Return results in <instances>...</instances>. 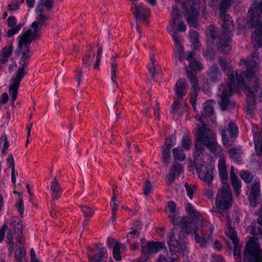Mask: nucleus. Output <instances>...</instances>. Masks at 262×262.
Instances as JSON below:
<instances>
[{"instance_id": "obj_1", "label": "nucleus", "mask_w": 262, "mask_h": 262, "mask_svg": "<svg viewBox=\"0 0 262 262\" xmlns=\"http://www.w3.org/2000/svg\"><path fill=\"white\" fill-rule=\"evenodd\" d=\"M181 231L179 234V240L176 239L173 230L169 235L168 244L172 254L177 252L183 256L188 252L185 241L186 239L185 234L193 233L195 241L199 243L202 248L207 247L210 242H212L211 236L213 231V225L207 222L199 220L196 222H193L188 216H184L180 222Z\"/></svg>"}, {"instance_id": "obj_2", "label": "nucleus", "mask_w": 262, "mask_h": 262, "mask_svg": "<svg viewBox=\"0 0 262 262\" xmlns=\"http://www.w3.org/2000/svg\"><path fill=\"white\" fill-rule=\"evenodd\" d=\"M40 37V34H21L18 37V48L15 51L17 56L22 52L18 62V68L15 75L10 80L9 92L14 102L17 96L18 90L23 78L26 75L25 68L28 66L30 58L29 46L31 42Z\"/></svg>"}, {"instance_id": "obj_3", "label": "nucleus", "mask_w": 262, "mask_h": 262, "mask_svg": "<svg viewBox=\"0 0 262 262\" xmlns=\"http://www.w3.org/2000/svg\"><path fill=\"white\" fill-rule=\"evenodd\" d=\"M218 62L222 70L227 72L228 81L220 85L217 93V102L222 111H230L236 106V101L231 99L233 90L235 89L236 83L233 71L229 63L222 57H219Z\"/></svg>"}, {"instance_id": "obj_4", "label": "nucleus", "mask_w": 262, "mask_h": 262, "mask_svg": "<svg viewBox=\"0 0 262 262\" xmlns=\"http://www.w3.org/2000/svg\"><path fill=\"white\" fill-rule=\"evenodd\" d=\"M195 133L196 134V141L193 149V156H194V152L196 151V144L202 148L199 157H204L203 152L205 150L204 146H206L212 153H215L216 151L217 143L216 138L206 124H203L198 129H195Z\"/></svg>"}, {"instance_id": "obj_5", "label": "nucleus", "mask_w": 262, "mask_h": 262, "mask_svg": "<svg viewBox=\"0 0 262 262\" xmlns=\"http://www.w3.org/2000/svg\"><path fill=\"white\" fill-rule=\"evenodd\" d=\"M196 148L194 156H193V162H190V167H192L194 164L198 173L199 178L208 184H210L213 179V169L211 166L204 164L203 157H199V154L201 153L202 148L196 144Z\"/></svg>"}, {"instance_id": "obj_6", "label": "nucleus", "mask_w": 262, "mask_h": 262, "mask_svg": "<svg viewBox=\"0 0 262 262\" xmlns=\"http://www.w3.org/2000/svg\"><path fill=\"white\" fill-rule=\"evenodd\" d=\"M246 106L247 111L251 113L255 108V100L257 98L262 99V85L257 78L251 79L247 88Z\"/></svg>"}, {"instance_id": "obj_7", "label": "nucleus", "mask_w": 262, "mask_h": 262, "mask_svg": "<svg viewBox=\"0 0 262 262\" xmlns=\"http://www.w3.org/2000/svg\"><path fill=\"white\" fill-rule=\"evenodd\" d=\"M230 40L231 36L229 34H207V44L212 45L215 43L218 50L224 53L231 50Z\"/></svg>"}, {"instance_id": "obj_8", "label": "nucleus", "mask_w": 262, "mask_h": 262, "mask_svg": "<svg viewBox=\"0 0 262 262\" xmlns=\"http://www.w3.org/2000/svg\"><path fill=\"white\" fill-rule=\"evenodd\" d=\"M200 7L199 0H186L183 4V8L187 15V23L191 27L195 28L198 25Z\"/></svg>"}, {"instance_id": "obj_9", "label": "nucleus", "mask_w": 262, "mask_h": 262, "mask_svg": "<svg viewBox=\"0 0 262 262\" xmlns=\"http://www.w3.org/2000/svg\"><path fill=\"white\" fill-rule=\"evenodd\" d=\"M232 194L228 185L220 188L216 195L215 204L217 208L227 210L232 206Z\"/></svg>"}, {"instance_id": "obj_10", "label": "nucleus", "mask_w": 262, "mask_h": 262, "mask_svg": "<svg viewBox=\"0 0 262 262\" xmlns=\"http://www.w3.org/2000/svg\"><path fill=\"white\" fill-rule=\"evenodd\" d=\"M254 58H258V53L257 52L251 53L247 57V60L242 59L241 61L244 64H247V69L246 72H244L243 74L246 77L251 79L257 78L259 74V67L257 62Z\"/></svg>"}, {"instance_id": "obj_11", "label": "nucleus", "mask_w": 262, "mask_h": 262, "mask_svg": "<svg viewBox=\"0 0 262 262\" xmlns=\"http://www.w3.org/2000/svg\"><path fill=\"white\" fill-rule=\"evenodd\" d=\"M243 258L245 262H262V250L259 245L255 243L249 244L248 242Z\"/></svg>"}, {"instance_id": "obj_12", "label": "nucleus", "mask_w": 262, "mask_h": 262, "mask_svg": "<svg viewBox=\"0 0 262 262\" xmlns=\"http://www.w3.org/2000/svg\"><path fill=\"white\" fill-rule=\"evenodd\" d=\"M221 132L223 143L225 145H230L234 141L238 133V128L236 125L230 122L227 128H220Z\"/></svg>"}, {"instance_id": "obj_13", "label": "nucleus", "mask_w": 262, "mask_h": 262, "mask_svg": "<svg viewBox=\"0 0 262 262\" xmlns=\"http://www.w3.org/2000/svg\"><path fill=\"white\" fill-rule=\"evenodd\" d=\"M189 65L186 67L187 77L192 83V89L195 91L198 88V81L196 77V71L200 70L202 66L201 63L195 60H191L189 61Z\"/></svg>"}, {"instance_id": "obj_14", "label": "nucleus", "mask_w": 262, "mask_h": 262, "mask_svg": "<svg viewBox=\"0 0 262 262\" xmlns=\"http://www.w3.org/2000/svg\"><path fill=\"white\" fill-rule=\"evenodd\" d=\"M260 185L259 180L255 179L251 185L248 196L250 206L252 207H256L260 202Z\"/></svg>"}, {"instance_id": "obj_15", "label": "nucleus", "mask_w": 262, "mask_h": 262, "mask_svg": "<svg viewBox=\"0 0 262 262\" xmlns=\"http://www.w3.org/2000/svg\"><path fill=\"white\" fill-rule=\"evenodd\" d=\"M262 16V1H255L250 7L247 24H252Z\"/></svg>"}, {"instance_id": "obj_16", "label": "nucleus", "mask_w": 262, "mask_h": 262, "mask_svg": "<svg viewBox=\"0 0 262 262\" xmlns=\"http://www.w3.org/2000/svg\"><path fill=\"white\" fill-rule=\"evenodd\" d=\"M97 253L95 255L88 254L90 262H105L107 260V251L101 243L95 245Z\"/></svg>"}, {"instance_id": "obj_17", "label": "nucleus", "mask_w": 262, "mask_h": 262, "mask_svg": "<svg viewBox=\"0 0 262 262\" xmlns=\"http://www.w3.org/2000/svg\"><path fill=\"white\" fill-rule=\"evenodd\" d=\"M184 168L182 165L176 161L172 164L171 169L166 176V180L168 185L172 184L175 178L179 177L183 172Z\"/></svg>"}, {"instance_id": "obj_18", "label": "nucleus", "mask_w": 262, "mask_h": 262, "mask_svg": "<svg viewBox=\"0 0 262 262\" xmlns=\"http://www.w3.org/2000/svg\"><path fill=\"white\" fill-rule=\"evenodd\" d=\"M164 247V244L162 242L150 241L146 245H142V252L143 254L147 255L149 253H157Z\"/></svg>"}, {"instance_id": "obj_19", "label": "nucleus", "mask_w": 262, "mask_h": 262, "mask_svg": "<svg viewBox=\"0 0 262 262\" xmlns=\"http://www.w3.org/2000/svg\"><path fill=\"white\" fill-rule=\"evenodd\" d=\"M134 18L137 21L142 20L146 22L148 19V15L146 13L147 9L144 7L142 5H135L134 8H131Z\"/></svg>"}, {"instance_id": "obj_20", "label": "nucleus", "mask_w": 262, "mask_h": 262, "mask_svg": "<svg viewBox=\"0 0 262 262\" xmlns=\"http://www.w3.org/2000/svg\"><path fill=\"white\" fill-rule=\"evenodd\" d=\"M47 19V16L42 17L40 14H37L36 20L32 23L31 28L26 30L25 33H37L41 31Z\"/></svg>"}, {"instance_id": "obj_21", "label": "nucleus", "mask_w": 262, "mask_h": 262, "mask_svg": "<svg viewBox=\"0 0 262 262\" xmlns=\"http://www.w3.org/2000/svg\"><path fill=\"white\" fill-rule=\"evenodd\" d=\"M221 79V74L216 64L209 67L207 72V79L211 82L216 83Z\"/></svg>"}, {"instance_id": "obj_22", "label": "nucleus", "mask_w": 262, "mask_h": 262, "mask_svg": "<svg viewBox=\"0 0 262 262\" xmlns=\"http://www.w3.org/2000/svg\"><path fill=\"white\" fill-rule=\"evenodd\" d=\"M172 144L168 143V139H166L164 145L162 149V162L167 166L170 163V149L172 146Z\"/></svg>"}, {"instance_id": "obj_23", "label": "nucleus", "mask_w": 262, "mask_h": 262, "mask_svg": "<svg viewBox=\"0 0 262 262\" xmlns=\"http://www.w3.org/2000/svg\"><path fill=\"white\" fill-rule=\"evenodd\" d=\"M53 7V0H39L36 8L37 14H40L41 16H47L43 14V8H45L47 11H50Z\"/></svg>"}, {"instance_id": "obj_24", "label": "nucleus", "mask_w": 262, "mask_h": 262, "mask_svg": "<svg viewBox=\"0 0 262 262\" xmlns=\"http://www.w3.org/2000/svg\"><path fill=\"white\" fill-rule=\"evenodd\" d=\"M51 190L52 199L56 200H58L62 193V190L56 177L51 182Z\"/></svg>"}, {"instance_id": "obj_25", "label": "nucleus", "mask_w": 262, "mask_h": 262, "mask_svg": "<svg viewBox=\"0 0 262 262\" xmlns=\"http://www.w3.org/2000/svg\"><path fill=\"white\" fill-rule=\"evenodd\" d=\"M220 17L223 20L222 24L223 30V33H231L234 31V26L230 16L228 15H223V16H220Z\"/></svg>"}, {"instance_id": "obj_26", "label": "nucleus", "mask_w": 262, "mask_h": 262, "mask_svg": "<svg viewBox=\"0 0 262 262\" xmlns=\"http://www.w3.org/2000/svg\"><path fill=\"white\" fill-rule=\"evenodd\" d=\"M253 139L255 152L257 155L262 154V129L257 130V132H253Z\"/></svg>"}, {"instance_id": "obj_27", "label": "nucleus", "mask_w": 262, "mask_h": 262, "mask_svg": "<svg viewBox=\"0 0 262 262\" xmlns=\"http://www.w3.org/2000/svg\"><path fill=\"white\" fill-rule=\"evenodd\" d=\"M186 82L184 79H180L176 84V94L178 95L180 100H182V97L186 95Z\"/></svg>"}, {"instance_id": "obj_28", "label": "nucleus", "mask_w": 262, "mask_h": 262, "mask_svg": "<svg viewBox=\"0 0 262 262\" xmlns=\"http://www.w3.org/2000/svg\"><path fill=\"white\" fill-rule=\"evenodd\" d=\"M219 176L223 184L226 185L228 180V173L225 162L223 160H220L218 164Z\"/></svg>"}, {"instance_id": "obj_29", "label": "nucleus", "mask_w": 262, "mask_h": 262, "mask_svg": "<svg viewBox=\"0 0 262 262\" xmlns=\"http://www.w3.org/2000/svg\"><path fill=\"white\" fill-rule=\"evenodd\" d=\"M186 210L188 214L190 215L189 218L192 220L193 222H196L199 220L204 222L200 217V214L195 209H194L190 203H187L185 207Z\"/></svg>"}, {"instance_id": "obj_30", "label": "nucleus", "mask_w": 262, "mask_h": 262, "mask_svg": "<svg viewBox=\"0 0 262 262\" xmlns=\"http://www.w3.org/2000/svg\"><path fill=\"white\" fill-rule=\"evenodd\" d=\"M247 230L249 231L251 235L256 236L258 238L262 237V226L256 223H252L247 228Z\"/></svg>"}, {"instance_id": "obj_31", "label": "nucleus", "mask_w": 262, "mask_h": 262, "mask_svg": "<svg viewBox=\"0 0 262 262\" xmlns=\"http://www.w3.org/2000/svg\"><path fill=\"white\" fill-rule=\"evenodd\" d=\"M94 49L92 47L90 46L89 49L85 52L82 63L86 67H89L91 65L92 60L94 58Z\"/></svg>"}, {"instance_id": "obj_32", "label": "nucleus", "mask_w": 262, "mask_h": 262, "mask_svg": "<svg viewBox=\"0 0 262 262\" xmlns=\"http://www.w3.org/2000/svg\"><path fill=\"white\" fill-rule=\"evenodd\" d=\"M11 226L14 229L15 233H21L23 230L21 220L17 216H12L10 222Z\"/></svg>"}, {"instance_id": "obj_33", "label": "nucleus", "mask_w": 262, "mask_h": 262, "mask_svg": "<svg viewBox=\"0 0 262 262\" xmlns=\"http://www.w3.org/2000/svg\"><path fill=\"white\" fill-rule=\"evenodd\" d=\"M126 248V246L120 242H117L114 246V249L113 251V254L114 258L116 260H120L121 256H120V252L125 251Z\"/></svg>"}, {"instance_id": "obj_34", "label": "nucleus", "mask_w": 262, "mask_h": 262, "mask_svg": "<svg viewBox=\"0 0 262 262\" xmlns=\"http://www.w3.org/2000/svg\"><path fill=\"white\" fill-rule=\"evenodd\" d=\"M230 158L237 163L241 164L242 163V159L239 155L241 153V150L237 147H233L228 150Z\"/></svg>"}, {"instance_id": "obj_35", "label": "nucleus", "mask_w": 262, "mask_h": 262, "mask_svg": "<svg viewBox=\"0 0 262 262\" xmlns=\"http://www.w3.org/2000/svg\"><path fill=\"white\" fill-rule=\"evenodd\" d=\"M173 26V27L172 28H170V26L168 27V31L177 33V32H184L186 29V26L184 22L180 21V20L177 21V23H174Z\"/></svg>"}, {"instance_id": "obj_36", "label": "nucleus", "mask_w": 262, "mask_h": 262, "mask_svg": "<svg viewBox=\"0 0 262 262\" xmlns=\"http://www.w3.org/2000/svg\"><path fill=\"white\" fill-rule=\"evenodd\" d=\"M172 154L175 161H183L185 160L186 156L182 149L180 147L172 149Z\"/></svg>"}, {"instance_id": "obj_37", "label": "nucleus", "mask_w": 262, "mask_h": 262, "mask_svg": "<svg viewBox=\"0 0 262 262\" xmlns=\"http://www.w3.org/2000/svg\"><path fill=\"white\" fill-rule=\"evenodd\" d=\"M13 51V46L12 44H10L9 47H5L3 48L1 58H0L1 61L4 63L7 61L8 58L10 56Z\"/></svg>"}, {"instance_id": "obj_38", "label": "nucleus", "mask_w": 262, "mask_h": 262, "mask_svg": "<svg viewBox=\"0 0 262 262\" xmlns=\"http://www.w3.org/2000/svg\"><path fill=\"white\" fill-rule=\"evenodd\" d=\"M251 39L255 49L262 47V34H252Z\"/></svg>"}, {"instance_id": "obj_39", "label": "nucleus", "mask_w": 262, "mask_h": 262, "mask_svg": "<svg viewBox=\"0 0 262 262\" xmlns=\"http://www.w3.org/2000/svg\"><path fill=\"white\" fill-rule=\"evenodd\" d=\"M230 180L234 191L236 194L238 195L241 192V188L242 187L241 182L236 176L230 178Z\"/></svg>"}, {"instance_id": "obj_40", "label": "nucleus", "mask_w": 262, "mask_h": 262, "mask_svg": "<svg viewBox=\"0 0 262 262\" xmlns=\"http://www.w3.org/2000/svg\"><path fill=\"white\" fill-rule=\"evenodd\" d=\"M231 0H221L220 4V15H227L226 12L231 6Z\"/></svg>"}, {"instance_id": "obj_41", "label": "nucleus", "mask_w": 262, "mask_h": 262, "mask_svg": "<svg viewBox=\"0 0 262 262\" xmlns=\"http://www.w3.org/2000/svg\"><path fill=\"white\" fill-rule=\"evenodd\" d=\"M172 37L176 49H178L179 48L184 49V39L182 35H181L180 34H172Z\"/></svg>"}, {"instance_id": "obj_42", "label": "nucleus", "mask_w": 262, "mask_h": 262, "mask_svg": "<svg viewBox=\"0 0 262 262\" xmlns=\"http://www.w3.org/2000/svg\"><path fill=\"white\" fill-rule=\"evenodd\" d=\"M182 147L185 150H188L191 148L192 142L190 137L186 134H184L181 141Z\"/></svg>"}, {"instance_id": "obj_43", "label": "nucleus", "mask_w": 262, "mask_h": 262, "mask_svg": "<svg viewBox=\"0 0 262 262\" xmlns=\"http://www.w3.org/2000/svg\"><path fill=\"white\" fill-rule=\"evenodd\" d=\"M180 14H181V12L178 8H177L176 7H174L173 8L172 11L171 13V20L170 24V28L173 27V26L174 23H177V21L179 20V16H180Z\"/></svg>"}, {"instance_id": "obj_44", "label": "nucleus", "mask_w": 262, "mask_h": 262, "mask_svg": "<svg viewBox=\"0 0 262 262\" xmlns=\"http://www.w3.org/2000/svg\"><path fill=\"white\" fill-rule=\"evenodd\" d=\"M252 24H247L249 28L255 29L253 33H262V21L260 19H257Z\"/></svg>"}, {"instance_id": "obj_45", "label": "nucleus", "mask_w": 262, "mask_h": 262, "mask_svg": "<svg viewBox=\"0 0 262 262\" xmlns=\"http://www.w3.org/2000/svg\"><path fill=\"white\" fill-rule=\"evenodd\" d=\"M193 50H196L200 47L199 34H190L189 36Z\"/></svg>"}, {"instance_id": "obj_46", "label": "nucleus", "mask_w": 262, "mask_h": 262, "mask_svg": "<svg viewBox=\"0 0 262 262\" xmlns=\"http://www.w3.org/2000/svg\"><path fill=\"white\" fill-rule=\"evenodd\" d=\"M240 177L246 183L248 184L254 179L253 174L246 171H241Z\"/></svg>"}, {"instance_id": "obj_47", "label": "nucleus", "mask_w": 262, "mask_h": 262, "mask_svg": "<svg viewBox=\"0 0 262 262\" xmlns=\"http://www.w3.org/2000/svg\"><path fill=\"white\" fill-rule=\"evenodd\" d=\"M16 207L21 218H23L25 206L24 204V200L21 196L18 198V202L16 204Z\"/></svg>"}, {"instance_id": "obj_48", "label": "nucleus", "mask_w": 262, "mask_h": 262, "mask_svg": "<svg viewBox=\"0 0 262 262\" xmlns=\"http://www.w3.org/2000/svg\"><path fill=\"white\" fill-rule=\"evenodd\" d=\"M24 2V0H13L12 3L8 6V9L15 11L18 9L19 5Z\"/></svg>"}, {"instance_id": "obj_49", "label": "nucleus", "mask_w": 262, "mask_h": 262, "mask_svg": "<svg viewBox=\"0 0 262 262\" xmlns=\"http://www.w3.org/2000/svg\"><path fill=\"white\" fill-rule=\"evenodd\" d=\"M226 235L232 241L233 245L238 244V241L237 239L236 234L232 229H229Z\"/></svg>"}, {"instance_id": "obj_50", "label": "nucleus", "mask_w": 262, "mask_h": 262, "mask_svg": "<svg viewBox=\"0 0 262 262\" xmlns=\"http://www.w3.org/2000/svg\"><path fill=\"white\" fill-rule=\"evenodd\" d=\"M176 55L175 56V64L177 65V60H179L180 62H182L183 56H184V49L181 48L176 49Z\"/></svg>"}, {"instance_id": "obj_51", "label": "nucleus", "mask_w": 262, "mask_h": 262, "mask_svg": "<svg viewBox=\"0 0 262 262\" xmlns=\"http://www.w3.org/2000/svg\"><path fill=\"white\" fill-rule=\"evenodd\" d=\"M203 108L205 114L212 116L214 114V110L212 106L208 102H206L203 104Z\"/></svg>"}, {"instance_id": "obj_52", "label": "nucleus", "mask_w": 262, "mask_h": 262, "mask_svg": "<svg viewBox=\"0 0 262 262\" xmlns=\"http://www.w3.org/2000/svg\"><path fill=\"white\" fill-rule=\"evenodd\" d=\"M152 185L149 180H146L144 184L143 191L145 195L147 196L151 193Z\"/></svg>"}, {"instance_id": "obj_53", "label": "nucleus", "mask_w": 262, "mask_h": 262, "mask_svg": "<svg viewBox=\"0 0 262 262\" xmlns=\"http://www.w3.org/2000/svg\"><path fill=\"white\" fill-rule=\"evenodd\" d=\"M80 207L82 209L83 212L84 214V218H86L89 216L93 215L94 213V210L89 206L81 205L80 206Z\"/></svg>"}, {"instance_id": "obj_54", "label": "nucleus", "mask_w": 262, "mask_h": 262, "mask_svg": "<svg viewBox=\"0 0 262 262\" xmlns=\"http://www.w3.org/2000/svg\"><path fill=\"white\" fill-rule=\"evenodd\" d=\"M233 245H234V250H233L234 257L237 260L236 262H241V251H240V249L238 247V244Z\"/></svg>"}, {"instance_id": "obj_55", "label": "nucleus", "mask_w": 262, "mask_h": 262, "mask_svg": "<svg viewBox=\"0 0 262 262\" xmlns=\"http://www.w3.org/2000/svg\"><path fill=\"white\" fill-rule=\"evenodd\" d=\"M25 255L26 251L24 248L19 247L16 249L15 257L17 259H22Z\"/></svg>"}, {"instance_id": "obj_56", "label": "nucleus", "mask_w": 262, "mask_h": 262, "mask_svg": "<svg viewBox=\"0 0 262 262\" xmlns=\"http://www.w3.org/2000/svg\"><path fill=\"white\" fill-rule=\"evenodd\" d=\"M208 45L207 49L204 52V55L207 58L212 59L214 55V52L212 47V45Z\"/></svg>"}, {"instance_id": "obj_57", "label": "nucleus", "mask_w": 262, "mask_h": 262, "mask_svg": "<svg viewBox=\"0 0 262 262\" xmlns=\"http://www.w3.org/2000/svg\"><path fill=\"white\" fill-rule=\"evenodd\" d=\"M185 187L186 188L187 195L190 199H192L194 191L196 189V186L193 185L192 187H190L187 183H185Z\"/></svg>"}, {"instance_id": "obj_58", "label": "nucleus", "mask_w": 262, "mask_h": 262, "mask_svg": "<svg viewBox=\"0 0 262 262\" xmlns=\"http://www.w3.org/2000/svg\"><path fill=\"white\" fill-rule=\"evenodd\" d=\"M235 77L238 86L239 88L245 86V79L243 76L241 74L236 73Z\"/></svg>"}, {"instance_id": "obj_59", "label": "nucleus", "mask_w": 262, "mask_h": 262, "mask_svg": "<svg viewBox=\"0 0 262 262\" xmlns=\"http://www.w3.org/2000/svg\"><path fill=\"white\" fill-rule=\"evenodd\" d=\"M168 217L171 222L174 225H180L181 220H179V216H178L176 212L168 214Z\"/></svg>"}, {"instance_id": "obj_60", "label": "nucleus", "mask_w": 262, "mask_h": 262, "mask_svg": "<svg viewBox=\"0 0 262 262\" xmlns=\"http://www.w3.org/2000/svg\"><path fill=\"white\" fill-rule=\"evenodd\" d=\"M110 204L112 211V215L111 218V221L112 223H115L116 222V211L117 209L118 205L116 203H110Z\"/></svg>"}, {"instance_id": "obj_61", "label": "nucleus", "mask_w": 262, "mask_h": 262, "mask_svg": "<svg viewBox=\"0 0 262 262\" xmlns=\"http://www.w3.org/2000/svg\"><path fill=\"white\" fill-rule=\"evenodd\" d=\"M25 25L24 23H20L18 25H14L12 28H10L7 33H17L18 32L20 28L23 27Z\"/></svg>"}, {"instance_id": "obj_62", "label": "nucleus", "mask_w": 262, "mask_h": 262, "mask_svg": "<svg viewBox=\"0 0 262 262\" xmlns=\"http://www.w3.org/2000/svg\"><path fill=\"white\" fill-rule=\"evenodd\" d=\"M8 229V225L6 223L4 225L0 228V243L2 242L5 237V232Z\"/></svg>"}, {"instance_id": "obj_63", "label": "nucleus", "mask_w": 262, "mask_h": 262, "mask_svg": "<svg viewBox=\"0 0 262 262\" xmlns=\"http://www.w3.org/2000/svg\"><path fill=\"white\" fill-rule=\"evenodd\" d=\"M2 141L4 142L3 147L5 149H8L9 147V141L8 140L7 136L6 134L3 135L0 138V144H1Z\"/></svg>"}, {"instance_id": "obj_64", "label": "nucleus", "mask_w": 262, "mask_h": 262, "mask_svg": "<svg viewBox=\"0 0 262 262\" xmlns=\"http://www.w3.org/2000/svg\"><path fill=\"white\" fill-rule=\"evenodd\" d=\"M168 207L170 210V214L176 212V204L173 201H169L168 202Z\"/></svg>"}]
</instances>
